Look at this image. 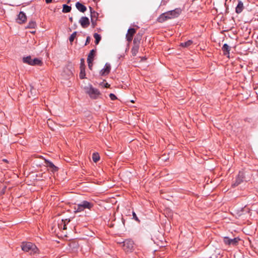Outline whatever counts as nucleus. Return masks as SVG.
<instances>
[{
    "mask_svg": "<svg viewBox=\"0 0 258 258\" xmlns=\"http://www.w3.org/2000/svg\"><path fill=\"white\" fill-rule=\"evenodd\" d=\"M181 13L180 8H176L173 10L169 11L160 15L157 19L158 22L163 23L164 21L171 19L177 17Z\"/></svg>",
    "mask_w": 258,
    "mask_h": 258,
    "instance_id": "f257e3e1",
    "label": "nucleus"
},
{
    "mask_svg": "<svg viewBox=\"0 0 258 258\" xmlns=\"http://www.w3.org/2000/svg\"><path fill=\"white\" fill-rule=\"evenodd\" d=\"M94 206L93 202L87 201H83L80 204L76 205L74 207V212L75 213L84 211L85 209L91 210Z\"/></svg>",
    "mask_w": 258,
    "mask_h": 258,
    "instance_id": "f03ea898",
    "label": "nucleus"
},
{
    "mask_svg": "<svg viewBox=\"0 0 258 258\" xmlns=\"http://www.w3.org/2000/svg\"><path fill=\"white\" fill-rule=\"evenodd\" d=\"M21 247L23 251L29 252L31 254L36 253L38 251L36 246L31 242H23Z\"/></svg>",
    "mask_w": 258,
    "mask_h": 258,
    "instance_id": "7ed1b4c3",
    "label": "nucleus"
},
{
    "mask_svg": "<svg viewBox=\"0 0 258 258\" xmlns=\"http://www.w3.org/2000/svg\"><path fill=\"white\" fill-rule=\"evenodd\" d=\"M85 89L86 93L89 95L90 97L93 99L98 98L101 95L99 90L94 88L91 85L85 88Z\"/></svg>",
    "mask_w": 258,
    "mask_h": 258,
    "instance_id": "20e7f679",
    "label": "nucleus"
},
{
    "mask_svg": "<svg viewBox=\"0 0 258 258\" xmlns=\"http://www.w3.org/2000/svg\"><path fill=\"white\" fill-rule=\"evenodd\" d=\"M245 180H246V179L244 171H239L238 175L236 177L235 180L232 183V186H237Z\"/></svg>",
    "mask_w": 258,
    "mask_h": 258,
    "instance_id": "39448f33",
    "label": "nucleus"
},
{
    "mask_svg": "<svg viewBox=\"0 0 258 258\" xmlns=\"http://www.w3.org/2000/svg\"><path fill=\"white\" fill-rule=\"evenodd\" d=\"M123 249L126 252H131L134 249V242L131 239H126L123 242Z\"/></svg>",
    "mask_w": 258,
    "mask_h": 258,
    "instance_id": "423d86ee",
    "label": "nucleus"
},
{
    "mask_svg": "<svg viewBox=\"0 0 258 258\" xmlns=\"http://www.w3.org/2000/svg\"><path fill=\"white\" fill-rule=\"evenodd\" d=\"M239 240L240 238L238 237L234 238H230L227 236V245L235 246L238 244Z\"/></svg>",
    "mask_w": 258,
    "mask_h": 258,
    "instance_id": "0eeeda50",
    "label": "nucleus"
},
{
    "mask_svg": "<svg viewBox=\"0 0 258 258\" xmlns=\"http://www.w3.org/2000/svg\"><path fill=\"white\" fill-rule=\"evenodd\" d=\"M44 163L46 166L49 168V170H50L51 172H55L58 170V167L55 166L51 161L45 159Z\"/></svg>",
    "mask_w": 258,
    "mask_h": 258,
    "instance_id": "6e6552de",
    "label": "nucleus"
},
{
    "mask_svg": "<svg viewBox=\"0 0 258 258\" xmlns=\"http://www.w3.org/2000/svg\"><path fill=\"white\" fill-rule=\"evenodd\" d=\"M111 66L108 63H106L103 69L100 71V75L102 76H106L109 74L110 72Z\"/></svg>",
    "mask_w": 258,
    "mask_h": 258,
    "instance_id": "1a4fd4ad",
    "label": "nucleus"
},
{
    "mask_svg": "<svg viewBox=\"0 0 258 258\" xmlns=\"http://www.w3.org/2000/svg\"><path fill=\"white\" fill-rule=\"evenodd\" d=\"M136 32V30L134 28H130L128 29L127 33L126 34V39L129 42L133 40V36Z\"/></svg>",
    "mask_w": 258,
    "mask_h": 258,
    "instance_id": "9d476101",
    "label": "nucleus"
},
{
    "mask_svg": "<svg viewBox=\"0 0 258 258\" xmlns=\"http://www.w3.org/2000/svg\"><path fill=\"white\" fill-rule=\"evenodd\" d=\"M79 22L81 26L84 28L88 27L90 24L89 19L87 17H82L80 19Z\"/></svg>",
    "mask_w": 258,
    "mask_h": 258,
    "instance_id": "9b49d317",
    "label": "nucleus"
},
{
    "mask_svg": "<svg viewBox=\"0 0 258 258\" xmlns=\"http://www.w3.org/2000/svg\"><path fill=\"white\" fill-rule=\"evenodd\" d=\"M70 222V219H65V220H61V221H60L58 223V227L59 229H62L63 230L67 229V224H68Z\"/></svg>",
    "mask_w": 258,
    "mask_h": 258,
    "instance_id": "f8f14e48",
    "label": "nucleus"
},
{
    "mask_svg": "<svg viewBox=\"0 0 258 258\" xmlns=\"http://www.w3.org/2000/svg\"><path fill=\"white\" fill-rule=\"evenodd\" d=\"M26 19L27 17L25 14L23 12H20L18 15L17 22L20 24H22L25 22Z\"/></svg>",
    "mask_w": 258,
    "mask_h": 258,
    "instance_id": "ddd939ff",
    "label": "nucleus"
},
{
    "mask_svg": "<svg viewBox=\"0 0 258 258\" xmlns=\"http://www.w3.org/2000/svg\"><path fill=\"white\" fill-rule=\"evenodd\" d=\"M76 8L80 12H82V13L85 12L87 10L86 6H85L84 5H83L82 4H81V3H80L79 2L76 3Z\"/></svg>",
    "mask_w": 258,
    "mask_h": 258,
    "instance_id": "4468645a",
    "label": "nucleus"
},
{
    "mask_svg": "<svg viewBox=\"0 0 258 258\" xmlns=\"http://www.w3.org/2000/svg\"><path fill=\"white\" fill-rule=\"evenodd\" d=\"M89 9L91 14V20L93 19L97 21L98 18V13L95 12L92 7H89Z\"/></svg>",
    "mask_w": 258,
    "mask_h": 258,
    "instance_id": "2eb2a0df",
    "label": "nucleus"
},
{
    "mask_svg": "<svg viewBox=\"0 0 258 258\" xmlns=\"http://www.w3.org/2000/svg\"><path fill=\"white\" fill-rule=\"evenodd\" d=\"M243 9V4L241 1H239L236 7V12L238 14L240 13Z\"/></svg>",
    "mask_w": 258,
    "mask_h": 258,
    "instance_id": "dca6fc26",
    "label": "nucleus"
},
{
    "mask_svg": "<svg viewBox=\"0 0 258 258\" xmlns=\"http://www.w3.org/2000/svg\"><path fill=\"white\" fill-rule=\"evenodd\" d=\"M141 38H142V35L140 34L139 33L137 34L134 39V45H139V43L140 42V40H141Z\"/></svg>",
    "mask_w": 258,
    "mask_h": 258,
    "instance_id": "f3484780",
    "label": "nucleus"
},
{
    "mask_svg": "<svg viewBox=\"0 0 258 258\" xmlns=\"http://www.w3.org/2000/svg\"><path fill=\"white\" fill-rule=\"evenodd\" d=\"M95 52L96 51L94 49H92L90 51L88 55L87 60L93 61Z\"/></svg>",
    "mask_w": 258,
    "mask_h": 258,
    "instance_id": "a211bd4d",
    "label": "nucleus"
},
{
    "mask_svg": "<svg viewBox=\"0 0 258 258\" xmlns=\"http://www.w3.org/2000/svg\"><path fill=\"white\" fill-rule=\"evenodd\" d=\"M80 73L79 74V77L81 79H84L86 77V73H85V68H83V67H80Z\"/></svg>",
    "mask_w": 258,
    "mask_h": 258,
    "instance_id": "6ab92c4d",
    "label": "nucleus"
},
{
    "mask_svg": "<svg viewBox=\"0 0 258 258\" xmlns=\"http://www.w3.org/2000/svg\"><path fill=\"white\" fill-rule=\"evenodd\" d=\"M139 48V45H134V46L132 47L131 52L133 56H136L138 52Z\"/></svg>",
    "mask_w": 258,
    "mask_h": 258,
    "instance_id": "aec40b11",
    "label": "nucleus"
},
{
    "mask_svg": "<svg viewBox=\"0 0 258 258\" xmlns=\"http://www.w3.org/2000/svg\"><path fill=\"white\" fill-rule=\"evenodd\" d=\"M32 59L30 56L23 57V61L24 63L31 65Z\"/></svg>",
    "mask_w": 258,
    "mask_h": 258,
    "instance_id": "412c9836",
    "label": "nucleus"
},
{
    "mask_svg": "<svg viewBox=\"0 0 258 258\" xmlns=\"http://www.w3.org/2000/svg\"><path fill=\"white\" fill-rule=\"evenodd\" d=\"M71 7L68 6L66 4L63 5L62 12L63 13H69L71 11Z\"/></svg>",
    "mask_w": 258,
    "mask_h": 258,
    "instance_id": "4be33fe9",
    "label": "nucleus"
},
{
    "mask_svg": "<svg viewBox=\"0 0 258 258\" xmlns=\"http://www.w3.org/2000/svg\"><path fill=\"white\" fill-rule=\"evenodd\" d=\"M42 61L38 58H35L32 60L31 66L41 65Z\"/></svg>",
    "mask_w": 258,
    "mask_h": 258,
    "instance_id": "5701e85b",
    "label": "nucleus"
},
{
    "mask_svg": "<svg viewBox=\"0 0 258 258\" xmlns=\"http://www.w3.org/2000/svg\"><path fill=\"white\" fill-rule=\"evenodd\" d=\"M100 159V156L98 153H94L92 155V160L94 162H98Z\"/></svg>",
    "mask_w": 258,
    "mask_h": 258,
    "instance_id": "b1692460",
    "label": "nucleus"
},
{
    "mask_svg": "<svg viewBox=\"0 0 258 258\" xmlns=\"http://www.w3.org/2000/svg\"><path fill=\"white\" fill-rule=\"evenodd\" d=\"M94 37L95 39V44H98L101 39V36L99 34L95 33L94 34Z\"/></svg>",
    "mask_w": 258,
    "mask_h": 258,
    "instance_id": "393cba45",
    "label": "nucleus"
},
{
    "mask_svg": "<svg viewBox=\"0 0 258 258\" xmlns=\"http://www.w3.org/2000/svg\"><path fill=\"white\" fill-rule=\"evenodd\" d=\"M192 43V41L190 40H188L186 42H184L183 43H181L180 44V46L184 47H187L189 46L190 45H191Z\"/></svg>",
    "mask_w": 258,
    "mask_h": 258,
    "instance_id": "a878e982",
    "label": "nucleus"
},
{
    "mask_svg": "<svg viewBox=\"0 0 258 258\" xmlns=\"http://www.w3.org/2000/svg\"><path fill=\"white\" fill-rule=\"evenodd\" d=\"M36 26V24L35 22L31 21L29 22L28 25L27 26L28 28H34Z\"/></svg>",
    "mask_w": 258,
    "mask_h": 258,
    "instance_id": "bb28decb",
    "label": "nucleus"
},
{
    "mask_svg": "<svg viewBox=\"0 0 258 258\" xmlns=\"http://www.w3.org/2000/svg\"><path fill=\"white\" fill-rule=\"evenodd\" d=\"M77 35V32H73L69 38V40L71 42H73Z\"/></svg>",
    "mask_w": 258,
    "mask_h": 258,
    "instance_id": "cd10ccee",
    "label": "nucleus"
},
{
    "mask_svg": "<svg viewBox=\"0 0 258 258\" xmlns=\"http://www.w3.org/2000/svg\"><path fill=\"white\" fill-rule=\"evenodd\" d=\"M109 97L111 100H115L117 99L116 96L113 93H110L109 94Z\"/></svg>",
    "mask_w": 258,
    "mask_h": 258,
    "instance_id": "c85d7f7f",
    "label": "nucleus"
},
{
    "mask_svg": "<svg viewBox=\"0 0 258 258\" xmlns=\"http://www.w3.org/2000/svg\"><path fill=\"white\" fill-rule=\"evenodd\" d=\"M87 62L88 64V68H89L90 70H92L93 67V61L87 60Z\"/></svg>",
    "mask_w": 258,
    "mask_h": 258,
    "instance_id": "c756f323",
    "label": "nucleus"
},
{
    "mask_svg": "<svg viewBox=\"0 0 258 258\" xmlns=\"http://www.w3.org/2000/svg\"><path fill=\"white\" fill-rule=\"evenodd\" d=\"M91 22L92 23V27H95L97 25V21L95 20L92 19L91 20Z\"/></svg>",
    "mask_w": 258,
    "mask_h": 258,
    "instance_id": "7c9ffc66",
    "label": "nucleus"
},
{
    "mask_svg": "<svg viewBox=\"0 0 258 258\" xmlns=\"http://www.w3.org/2000/svg\"><path fill=\"white\" fill-rule=\"evenodd\" d=\"M133 218L137 221L138 222H139V220L138 218V217L137 216L136 213L134 212H133Z\"/></svg>",
    "mask_w": 258,
    "mask_h": 258,
    "instance_id": "2f4dec72",
    "label": "nucleus"
},
{
    "mask_svg": "<svg viewBox=\"0 0 258 258\" xmlns=\"http://www.w3.org/2000/svg\"><path fill=\"white\" fill-rule=\"evenodd\" d=\"M83 67V68H85V64L84 63V60L83 58H82L81 59V63H80V67Z\"/></svg>",
    "mask_w": 258,
    "mask_h": 258,
    "instance_id": "473e14b6",
    "label": "nucleus"
},
{
    "mask_svg": "<svg viewBox=\"0 0 258 258\" xmlns=\"http://www.w3.org/2000/svg\"><path fill=\"white\" fill-rule=\"evenodd\" d=\"M222 49L223 54H226V43H224L223 45V46L222 47Z\"/></svg>",
    "mask_w": 258,
    "mask_h": 258,
    "instance_id": "72a5a7b5",
    "label": "nucleus"
},
{
    "mask_svg": "<svg viewBox=\"0 0 258 258\" xmlns=\"http://www.w3.org/2000/svg\"><path fill=\"white\" fill-rule=\"evenodd\" d=\"M90 40H91V38L90 36H88L86 38V43H85V45H87L88 44H89L90 42Z\"/></svg>",
    "mask_w": 258,
    "mask_h": 258,
    "instance_id": "f704fd0d",
    "label": "nucleus"
},
{
    "mask_svg": "<svg viewBox=\"0 0 258 258\" xmlns=\"http://www.w3.org/2000/svg\"><path fill=\"white\" fill-rule=\"evenodd\" d=\"M226 49H227V57H229V55H228V54H229V51L230 48L227 45Z\"/></svg>",
    "mask_w": 258,
    "mask_h": 258,
    "instance_id": "c9c22d12",
    "label": "nucleus"
},
{
    "mask_svg": "<svg viewBox=\"0 0 258 258\" xmlns=\"http://www.w3.org/2000/svg\"><path fill=\"white\" fill-rule=\"evenodd\" d=\"M169 1V0H162L161 3L165 5Z\"/></svg>",
    "mask_w": 258,
    "mask_h": 258,
    "instance_id": "e433bc0d",
    "label": "nucleus"
},
{
    "mask_svg": "<svg viewBox=\"0 0 258 258\" xmlns=\"http://www.w3.org/2000/svg\"><path fill=\"white\" fill-rule=\"evenodd\" d=\"M109 87H110V85L108 84L107 83H106L104 84V87L109 88Z\"/></svg>",
    "mask_w": 258,
    "mask_h": 258,
    "instance_id": "4c0bfd02",
    "label": "nucleus"
},
{
    "mask_svg": "<svg viewBox=\"0 0 258 258\" xmlns=\"http://www.w3.org/2000/svg\"><path fill=\"white\" fill-rule=\"evenodd\" d=\"M46 4H49L52 2V0H45Z\"/></svg>",
    "mask_w": 258,
    "mask_h": 258,
    "instance_id": "58836bf2",
    "label": "nucleus"
},
{
    "mask_svg": "<svg viewBox=\"0 0 258 258\" xmlns=\"http://www.w3.org/2000/svg\"><path fill=\"white\" fill-rule=\"evenodd\" d=\"M69 19H70V21H71V22H73V18H72V17H70V18H69Z\"/></svg>",
    "mask_w": 258,
    "mask_h": 258,
    "instance_id": "ea45409f",
    "label": "nucleus"
},
{
    "mask_svg": "<svg viewBox=\"0 0 258 258\" xmlns=\"http://www.w3.org/2000/svg\"><path fill=\"white\" fill-rule=\"evenodd\" d=\"M3 160H4V161H5V162H7V160L6 159H4Z\"/></svg>",
    "mask_w": 258,
    "mask_h": 258,
    "instance_id": "a19ab883",
    "label": "nucleus"
},
{
    "mask_svg": "<svg viewBox=\"0 0 258 258\" xmlns=\"http://www.w3.org/2000/svg\"><path fill=\"white\" fill-rule=\"evenodd\" d=\"M94 1H95V0H93Z\"/></svg>",
    "mask_w": 258,
    "mask_h": 258,
    "instance_id": "79ce46f5",
    "label": "nucleus"
}]
</instances>
